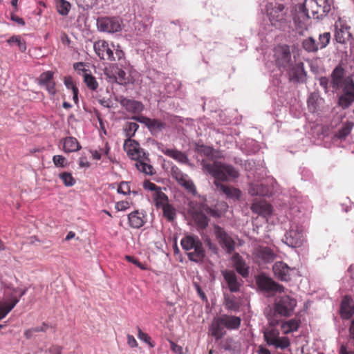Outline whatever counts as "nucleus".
I'll return each instance as SVG.
<instances>
[{"mask_svg": "<svg viewBox=\"0 0 354 354\" xmlns=\"http://www.w3.org/2000/svg\"><path fill=\"white\" fill-rule=\"evenodd\" d=\"M96 24L98 30L114 33L122 30V21L119 17H102L97 19Z\"/></svg>", "mask_w": 354, "mask_h": 354, "instance_id": "nucleus-8", "label": "nucleus"}, {"mask_svg": "<svg viewBox=\"0 0 354 354\" xmlns=\"http://www.w3.org/2000/svg\"><path fill=\"white\" fill-rule=\"evenodd\" d=\"M283 71H287L290 82L303 83L306 81V72L304 69V64L301 62L296 63L295 60L288 68H285Z\"/></svg>", "mask_w": 354, "mask_h": 354, "instance_id": "nucleus-12", "label": "nucleus"}, {"mask_svg": "<svg viewBox=\"0 0 354 354\" xmlns=\"http://www.w3.org/2000/svg\"><path fill=\"white\" fill-rule=\"evenodd\" d=\"M232 262L233 267L240 275L243 278L249 276V266L239 253L234 254L232 257Z\"/></svg>", "mask_w": 354, "mask_h": 354, "instance_id": "nucleus-25", "label": "nucleus"}, {"mask_svg": "<svg viewBox=\"0 0 354 354\" xmlns=\"http://www.w3.org/2000/svg\"><path fill=\"white\" fill-rule=\"evenodd\" d=\"M113 53H114V61H120L124 58V53L119 45L115 46L112 44Z\"/></svg>", "mask_w": 354, "mask_h": 354, "instance_id": "nucleus-52", "label": "nucleus"}, {"mask_svg": "<svg viewBox=\"0 0 354 354\" xmlns=\"http://www.w3.org/2000/svg\"><path fill=\"white\" fill-rule=\"evenodd\" d=\"M195 149L198 154L206 158L205 159H203L201 162L203 160H207L210 163L217 162L216 160H214V159L216 158L218 151L214 149L212 147L198 143L196 145Z\"/></svg>", "mask_w": 354, "mask_h": 354, "instance_id": "nucleus-28", "label": "nucleus"}, {"mask_svg": "<svg viewBox=\"0 0 354 354\" xmlns=\"http://www.w3.org/2000/svg\"><path fill=\"white\" fill-rule=\"evenodd\" d=\"M53 72L46 71L42 73L39 77V84L46 87L50 95H55L56 93L55 83L53 81Z\"/></svg>", "mask_w": 354, "mask_h": 354, "instance_id": "nucleus-23", "label": "nucleus"}, {"mask_svg": "<svg viewBox=\"0 0 354 354\" xmlns=\"http://www.w3.org/2000/svg\"><path fill=\"white\" fill-rule=\"evenodd\" d=\"M223 278L230 292H237L240 290L241 282L238 280L235 272L233 270H225L223 272Z\"/></svg>", "mask_w": 354, "mask_h": 354, "instance_id": "nucleus-21", "label": "nucleus"}, {"mask_svg": "<svg viewBox=\"0 0 354 354\" xmlns=\"http://www.w3.org/2000/svg\"><path fill=\"white\" fill-rule=\"evenodd\" d=\"M129 225L133 228H140L146 223V214L138 210L132 212L128 215Z\"/></svg>", "mask_w": 354, "mask_h": 354, "instance_id": "nucleus-29", "label": "nucleus"}, {"mask_svg": "<svg viewBox=\"0 0 354 354\" xmlns=\"http://www.w3.org/2000/svg\"><path fill=\"white\" fill-rule=\"evenodd\" d=\"M127 343L131 348H135L138 346L137 341L131 335H127Z\"/></svg>", "mask_w": 354, "mask_h": 354, "instance_id": "nucleus-62", "label": "nucleus"}, {"mask_svg": "<svg viewBox=\"0 0 354 354\" xmlns=\"http://www.w3.org/2000/svg\"><path fill=\"white\" fill-rule=\"evenodd\" d=\"M7 42L10 45L16 44L18 46L19 49L21 52H25L26 50V44L24 40L21 39L20 35H13L7 40Z\"/></svg>", "mask_w": 354, "mask_h": 354, "instance_id": "nucleus-44", "label": "nucleus"}, {"mask_svg": "<svg viewBox=\"0 0 354 354\" xmlns=\"http://www.w3.org/2000/svg\"><path fill=\"white\" fill-rule=\"evenodd\" d=\"M180 245L190 261L196 263L203 261L205 252L203 243L198 236H185L182 239Z\"/></svg>", "mask_w": 354, "mask_h": 354, "instance_id": "nucleus-3", "label": "nucleus"}, {"mask_svg": "<svg viewBox=\"0 0 354 354\" xmlns=\"http://www.w3.org/2000/svg\"><path fill=\"white\" fill-rule=\"evenodd\" d=\"M143 187L145 189L151 190L153 192H156L158 190H160L161 188L157 186L155 183H151L149 180H145L143 183Z\"/></svg>", "mask_w": 354, "mask_h": 354, "instance_id": "nucleus-57", "label": "nucleus"}, {"mask_svg": "<svg viewBox=\"0 0 354 354\" xmlns=\"http://www.w3.org/2000/svg\"><path fill=\"white\" fill-rule=\"evenodd\" d=\"M319 95L317 93H312L308 98L307 104L309 109L313 112L317 109V101L319 100Z\"/></svg>", "mask_w": 354, "mask_h": 354, "instance_id": "nucleus-46", "label": "nucleus"}, {"mask_svg": "<svg viewBox=\"0 0 354 354\" xmlns=\"http://www.w3.org/2000/svg\"><path fill=\"white\" fill-rule=\"evenodd\" d=\"M48 328V324L46 322H43L39 326L32 327L26 330L24 333V335L27 339H30L34 337L36 333H45Z\"/></svg>", "mask_w": 354, "mask_h": 354, "instance_id": "nucleus-37", "label": "nucleus"}, {"mask_svg": "<svg viewBox=\"0 0 354 354\" xmlns=\"http://www.w3.org/2000/svg\"><path fill=\"white\" fill-rule=\"evenodd\" d=\"M274 276L282 281H288L291 279V272L294 269L290 268L287 264L282 261H277L273 266Z\"/></svg>", "mask_w": 354, "mask_h": 354, "instance_id": "nucleus-18", "label": "nucleus"}, {"mask_svg": "<svg viewBox=\"0 0 354 354\" xmlns=\"http://www.w3.org/2000/svg\"><path fill=\"white\" fill-rule=\"evenodd\" d=\"M139 128V125L136 122H129L127 124L124 129L126 136L128 137L127 139H131L133 137Z\"/></svg>", "mask_w": 354, "mask_h": 354, "instance_id": "nucleus-49", "label": "nucleus"}, {"mask_svg": "<svg viewBox=\"0 0 354 354\" xmlns=\"http://www.w3.org/2000/svg\"><path fill=\"white\" fill-rule=\"evenodd\" d=\"M129 207V203L127 201H119L115 204V208L118 211H124Z\"/></svg>", "mask_w": 354, "mask_h": 354, "instance_id": "nucleus-60", "label": "nucleus"}, {"mask_svg": "<svg viewBox=\"0 0 354 354\" xmlns=\"http://www.w3.org/2000/svg\"><path fill=\"white\" fill-rule=\"evenodd\" d=\"M133 119L145 124L150 131H160L166 127V124L158 119H151L143 115L135 116Z\"/></svg>", "mask_w": 354, "mask_h": 354, "instance_id": "nucleus-19", "label": "nucleus"}, {"mask_svg": "<svg viewBox=\"0 0 354 354\" xmlns=\"http://www.w3.org/2000/svg\"><path fill=\"white\" fill-rule=\"evenodd\" d=\"M10 19L12 21H15L16 23H17L18 24H19L21 26L25 25L24 20L22 18H21L17 15H15L14 14L11 15Z\"/></svg>", "mask_w": 354, "mask_h": 354, "instance_id": "nucleus-63", "label": "nucleus"}, {"mask_svg": "<svg viewBox=\"0 0 354 354\" xmlns=\"http://www.w3.org/2000/svg\"><path fill=\"white\" fill-rule=\"evenodd\" d=\"M354 315V305L353 299L349 296H345L342 299L340 305V315L344 319H349Z\"/></svg>", "mask_w": 354, "mask_h": 354, "instance_id": "nucleus-27", "label": "nucleus"}, {"mask_svg": "<svg viewBox=\"0 0 354 354\" xmlns=\"http://www.w3.org/2000/svg\"><path fill=\"white\" fill-rule=\"evenodd\" d=\"M219 317L227 330H237L241 326V319L239 317L223 314Z\"/></svg>", "mask_w": 354, "mask_h": 354, "instance_id": "nucleus-30", "label": "nucleus"}, {"mask_svg": "<svg viewBox=\"0 0 354 354\" xmlns=\"http://www.w3.org/2000/svg\"><path fill=\"white\" fill-rule=\"evenodd\" d=\"M115 81L121 84L124 85L128 82V79L127 77V74L121 68H118L115 72Z\"/></svg>", "mask_w": 354, "mask_h": 354, "instance_id": "nucleus-51", "label": "nucleus"}, {"mask_svg": "<svg viewBox=\"0 0 354 354\" xmlns=\"http://www.w3.org/2000/svg\"><path fill=\"white\" fill-rule=\"evenodd\" d=\"M120 104L127 111L131 113L139 114L144 110L143 104L135 100L122 97L120 100Z\"/></svg>", "mask_w": 354, "mask_h": 354, "instance_id": "nucleus-22", "label": "nucleus"}, {"mask_svg": "<svg viewBox=\"0 0 354 354\" xmlns=\"http://www.w3.org/2000/svg\"><path fill=\"white\" fill-rule=\"evenodd\" d=\"M258 256L265 262L272 261L275 258L273 251L268 247L260 248L258 252Z\"/></svg>", "mask_w": 354, "mask_h": 354, "instance_id": "nucleus-40", "label": "nucleus"}, {"mask_svg": "<svg viewBox=\"0 0 354 354\" xmlns=\"http://www.w3.org/2000/svg\"><path fill=\"white\" fill-rule=\"evenodd\" d=\"M86 64L84 62H77L73 64V68L78 75L84 77L85 73H88L90 70L85 68Z\"/></svg>", "mask_w": 354, "mask_h": 354, "instance_id": "nucleus-54", "label": "nucleus"}, {"mask_svg": "<svg viewBox=\"0 0 354 354\" xmlns=\"http://www.w3.org/2000/svg\"><path fill=\"white\" fill-rule=\"evenodd\" d=\"M300 321L297 319H291L282 322L281 328L284 334H288L297 331L299 327Z\"/></svg>", "mask_w": 354, "mask_h": 354, "instance_id": "nucleus-36", "label": "nucleus"}, {"mask_svg": "<svg viewBox=\"0 0 354 354\" xmlns=\"http://www.w3.org/2000/svg\"><path fill=\"white\" fill-rule=\"evenodd\" d=\"M125 259L129 262H131V263L135 264L136 266H137L138 267H139L140 269H142V270L146 269V267L142 263H140L138 259H135L133 257L127 255L125 257Z\"/></svg>", "mask_w": 354, "mask_h": 354, "instance_id": "nucleus-59", "label": "nucleus"}, {"mask_svg": "<svg viewBox=\"0 0 354 354\" xmlns=\"http://www.w3.org/2000/svg\"><path fill=\"white\" fill-rule=\"evenodd\" d=\"M171 174L177 183L185 189L190 193L196 192V187L193 181L189 178L187 174H184L180 168L174 165L171 168Z\"/></svg>", "mask_w": 354, "mask_h": 354, "instance_id": "nucleus-13", "label": "nucleus"}, {"mask_svg": "<svg viewBox=\"0 0 354 354\" xmlns=\"http://www.w3.org/2000/svg\"><path fill=\"white\" fill-rule=\"evenodd\" d=\"M353 127V122H347L344 123L342 127L336 133L335 136L339 139H345L348 136Z\"/></svg>", "mask_w": 354, "mask_h": 354, "instance_id": "nucleus-43", "label": "nucleus"}, {"mask_svg": "<svg viewBox=\"0 0 354 354\" xmlns=\"http://www.w3.org/2000/svg\"><path fill=\"white\" fill-rule=\"evenodd\" d=\"M18 302L19 299L16 297L12 298L10 301H0V320L6 316Z\"/></svg>", "mask_w": 354, "mask_h": 354, "instance_id": "nucleus-34", "label": "nucleus"}, {"mask_svg": "<svg viewBox=\"0 0 354 354\" xmlns=\"http://www.w3.org/2000/svg\"><path fill=\"white\" fill-rule=\"evenodd\" d=\"M209 333L216 341L221 339L226 334L225 327L219 316L213 319L209 328Z\"/></svg>", "mask_w": 354, "mask_h": 354, "instance_id": "nucleus-20", "label": "nucleus"}, {"mask_svg": "<svg viewBox=\"0 0 354 354\" xmlns=\"http://www.w3.org/2000/svg\"><path fill=\"white\" fill-rule=\"evenodd\" d=\"M335 39L339 44H346L351 37L350 26L345 21L339 19L335 23Z\"/></svg>", "mask_w": 354, "mask_h": 354, "instance_id": "nucleus-17", "label": "nucleus"}, {"mask_svg": "<svg viewBox=\"0 0 354 354\" xmlns=\"http://www.w3.org/2000/svg\"><path fill=\"white\" fill-rule=\"evenodd\" d=\"M152 198L155 203L156 208L160 209L165 205L169 203V198L167 196L162 192L161 189L152 194Z\"/></svg>", "mask_w": 354, "mask_h": 354, "instance_id": "nucleus-35", "label": "nucleus"}, {"mask_svg": "<svg viewBox=\"0 0 354 354\" xmlns=\"http://www.w3.org/2000/svg\"><path fill=\"white\" fill-rule=\"evenodd\" d=\"M344 70L342 67L338 66L335 68L331 73V86L332 87L337 90L344 84Z\"/></svg>", "mask_w": 354, "mask_h": 354, "instance_id": "nucleus-31", "label": "nucleus"}, {"mask_svg": "<svg viewBox=\"0 0 354 354\" xmlns=\"http://www.w3.org/2000/svg\"><path fill=\"white\" fill-rule=\"evenodd\" d=\"M274 58L276 66L284 70L288 68L295 60L292 58L290 46L288 45H278L274 48Z\"/></svg>", "mask_w": 354, "mask_h": 354, "instance_id": "nucleus-7", "label": "nucleus"}, {"mask_svg": "<svg viewBox=\"0 0 354 354\" xmlns=\"http://www.w3.org/2000/svg\"><path fill=\"white\" fill-rule=\"evenodd\" d=\"M257 284L259 288L266 292H281L283 291V286L273 281L271 278L265 274H260L257 278Z\"/></svg>", "mask_w": 354, "mask_h": 354, "instance_id": "nucleus-16", "label": "nucleus"}, {"mask_svg": "<svg viewBox=\"0 0 354 354\" xmlns=\"http://www.w3.org/2000/svg\"><path fill=\"white\" fill-rule=\"evenodd\" d=\"M264 340L268 346H273L275 348L285 349L290 344V339L287 337H279L278 328L272 326H266L263 330Z\"/></svg>", "mask_w": 354, "mask_h": 354, "instance_id": "nucleus-5", "label": "nucleus"}, {"mask_svg": "<svg viewBox=\"0 0 354 354\" xmlns=\"http://www.w3.org/2000/svg\"><path fill=\"white\" fill-rule=\"evenodd\" d=\"M214 232L216 241L227 253L232 254L235 250L236 243L226 232L224 228L218 225H214Z\"/></svg>", "mask_w": 354, "mask_h": 354, "instance_id": "nucleus-10", "label": "nucleus"}, {"mask_svg": "<svg viewBox=\"0 0 354 354\" xmlns=\"http://www.w3.org/2000/svg\"><path fill=\"white\" fill-rule=\"evenodd\" d=\"M93 48L101 59L113 62L114 53H113L112 44L110 46L105 40H98L94 43Z\"/></svg>", "mask_w": 354, "mask_h": 354, "instance_id": "nucleus-15", "label": "nucleus"}, {"mask_svg": "<svg viewBox=\"0 0 354 354\" xmlns=\"http://www.w3.org/2000/svg\"><path fill=\"white\" fill-rule=\"evenodd\" d=\"M283 241L290 247L298 248L304 242L303 230L297 225H292L289 230L285 234Z\"/></svg>", "mask_w": 354, "mask_h": 354, "instance_id": "nucleus-11", "label": "nucleus"}, {"mask_svg": "<svg viewBox=\"0 0 354 354\" xmlns=\"http://www.w3.org/2000/svg\"><path fill=\"white\" fill-rule=\"evenodd\" d=\"M193 218L197 225L201 229H205L208 225L209 219L203 212H195L193 214Z\"/></svg>", "mask_w": 354, "mask_h": 354, "instance_id": "nucleus-42", "label": "nucleus"}, {"mask_svg": "<svg viewBox=\"0 0 354 354\" xmlns=\"http://www.w3.org/2000/svg\"><path fill=\"white\" fill-rule=\"evenodd\" d=\"M202 167L204 172L214 177V184L217 191L225 194L227 198L239 199L241 196L239 189L221 183V182L228 181L239 176V173L234 167L221 162L210 163L207 160L202 162Z\"/></svg>", "mask_w": 354, "mask_h": 354, "instance_id": "nucleus-1", "label": "nucleus"}, {"mask_svg": "<svg viewBox=\"0 0 354 354\" xmlns=\"http://www.w3.org/2000/svg\"><path fill=\"white\" fill-rule=\"evenodd\" d=\"M343 93L338 98V104L342 109L348 108L354 102V82L351 77H346L344 79Z\"/></svg>", "mask_w": 354, "mask_h": 354, "instance_id": "nucleus-9", "label": "nucleus"}, {"mask_svg": "<svg viewBox=\"0 0 354 354\" xmlns=\"http://www.w3.org/2000/svg\"><path fill=\"white\" fill-rule=\"evenodd\" d=\"M158 149L162 153L174 159L180 163L187 164L189 162L187 156L179 150L176 149H168L165 147L163 145H162V147H159Z\"/></svg>", "mask_w": 354, "mask_h": 354, "instance_id": "nucleus-26", "label": "nucleus"}, {"mask_svg": "<svg viewBox=\"0 0 354 354\" xmlns=\"http://www.w3.org/2000/svg\"><path fill=\"white\" fill-rule=\"evenodd\" d=\"M223 304L227 310L232 312H238L241 306V302L232 295H225Z\"/></svg>", "mask_w": 354, "mask_h": 354, "instance_id": "nucleus-32", "label": "nucleus"}, {"mask_svg": "<svg viewBox=\"0 0 354 354\" xmlns=\"http://www.w3.org/2000/svg\"><path fill=\"white\" fill-rule=\"evenodd\" d=\"M330 40V32H324L323 34H320L319 37V41L317 42L319 44V49H322L326 48L329 44Z\"/></svg>", "mask_w": 354, "mask_h": 354, "instance_id": "nucleus-48", "label": "nucleus"}, {"mask_svg": "<svg viewBox=\"0 0 354 354\" xmlns=\"http://www.w3.org/2000/svg\"><path fill=\"white\" fill-rule=\"evenodd\" d=\"M297 300L288 295L278 297L274 303V315L288 317L293 315Z\"/></svg>", "mask_w": 354, "mask_h": 354, "instance_id": "nucleus-6", "label": "nucleus"}, {"mask_svg": "<svg viewBox=\"0 0 354 354\" xmlns=\"http://www.w3.org/2000/svg\"><path fill=\"white\" fill-rule=\"evenodd\" d=\"M59 178L62 180L65 186L71 187L75 183V180L72 176V174L69 172H63L59 175Z\"/></svg>", "mask_w": 354, "mask_h": 354, "instance_id": "nucleus-47", "label": "nucleus"}, {"mask_svg": "<svg viewBox=\"0 0 354 354\" xmlns=\"http://www.w3.org/2000/svg\"><path fill=\"white\" fill-rule=\"evenodd\" d=\"M330 10L328 0H305L304 11L308 18L322 19Z\"/></svg>", "mask_w": 354, "mask_h": 354, "instance_id": "nucleus-4", "label": "nucleus"}, {"mask_svg": "<svg viewBox=\"0 0 354 354\" xmlns=\"http://www.w3.org/2000/svg\"><path fill=\"white\" fill-rule=\"evenodd\" d=\"M269 19L272 24L281 28L287 22V12L283 4L276 5L269 12Z\"/></svg>", "mask_w": 354, "mask_h": 354, "instance_id": "nucleus-14", "label": "nucleus"}, {"mask_svg": "<svg viewBox=\"0 0 354 354\" xmlns=\"http://www.w3.org/2000/svg\"><path fill=\"white\" fill-rule=\"evenodd\" d=\"M319 84L324 89L325 92L328 91L329 80L326 77L319 78Z\"/></svg>", "mask_w": 354, "mask_h": 354, "instance_id": "nucleus-61", "label": "nucleus"}, {"mask_svg": "<svg viewBox=\"0 0 354 354\" xmlns=\"http://www.w3.org/2000/svg\"><path fill=\"white\" fill-rule=\"evenodd\" d=\"M64 83L66 87L68 89H71L72 91H74L75 88H78L76 86V85L75 84L72 77H71V76L65 77L64 80Z\"/></svg>", "mask_w": 354, "mask_h": 354, "instance_id": "nucleus-58", "label": "nucleus"}, {"mask_svg": "<svg viewBox=\"0 0 354 354\" xmlns=\"http://www.w3.org/2000/svg\"><path fill=\"white\" fill-rule=\"evenodd\" d=\"M161 209H162L164 217L166 218L168 221H172L174 220L176 216V212L175 208L171 205L167 203Z\"/></svg>", "mask_w": 354, "mask_h": 354, "instance_id": "nucleus-45", "label": "nucleus"}, {"mask_svg": "<svg viewBox=\"0 0 354 354\" xmlns=\"http://www.w3.org/2000/svg\"><path fill=\"white\" fill-rule=\"evenodd\" d=\"M81 145L74 137H66L63 140V150L66 153L74 152L80 150Z\"/></svg>", "mask_w": 354, "mask_h": 354, "instance_id": "nucleus-33", "label": "nucleus"}, {"mask_svg": "<svg viewBox=\"0 0 354 354\" xmlns=\"http://www.w3.org/2000/svg\"><path fill=\"white\" fill-rule=\"evenodd\" d=\"M62 348L59 346H52L49 348L50 354H61Z\"/></svg>", "mask_w": 354, "mask_h": 354, "instance_id": "nucleus-64", "label": "nucleus"}, {"mask_svg": "<svg viewBox=\"0 0 354 354\" xmlns=\"http://www.w3.org/2000/svg\"><path fill=\"white\" fill-rule=\"evenodd\" d=\"M138 337L145 342V343L149 344L151 347H153V345L151 342V337L150 336L146 333H144L139 327H138Z\"/></svg>", "mask_w": 354, "mask_h": 354, "instance_id": "nucleus-55", "label": "nucleus"}, {"mask_svg": "<svg viewBox=\"0 0 354 354\" xmlns=\"http://www.w3.org/2000/svg\"><path fill=\"white\" fill-rule=\"evenodd\" d=\"M131 192L130 190V185L128 182H122L119 185L118 187V192L120 194H122L124 195L129 194Z\"/></svg>", "mask_w": 354, "mask_h": 354, "instance_id": "nucleus-56", "label": "nucleus"}, {"mask_svg": "<svg viewBox=\"0 0 354 354\" xmlns=\"http://www.w3.org/2000/svg\"><path fill=\"white\" fill-rule=\"evenodd\" d=\"M53 162L57 167L64 168L66 166V160L62 155H55L53 157Z\"/></svg>", "mask_w": 354, "mask_h": 354, "instance_id": "nucleus-53", "label": "nucleus"}, {"mask_svg": "<svg viewBox=\"0 0 354 354\" xmlns=\"http://www.w3.org/2000/svg\"><path fill=\"white\" fill-rule=\"evenodd\" d=\"M249 193L252 195H264L266 194L265 187L261 184H252Z\"/></svg>", "mask_w": 354, "mask_h": 354, "instance_id": "nucleus-50", "label": "nucleus"}, {"mask_svg": "<svg viewBox=\"0 0 354 354\" xmlns=\"http://www.w3.org/2000/svg\"><path fill=\"white\" fill-rule=\"evenodd\" d=\"M55 4L57 11L59 15L62 16L68 15L71 8V5L68 1L55 0Z\"/></svg>", "mask_w": 354, "mask_h": 354, "instance_id": "nucleus-39", "label": "nucleus"}, {"mask_svg": "<svg viewBox=\"0 0 354 354\" xmlns=\"http://www.w3.org/2000/svg\"><path fill=\"white\" fill-rule=\"evenodd\" d=\"M251 210L258 215L267 217L271 215L272 207L264 200L255 201L251 205Z\"/></svg>", "mask_w": 354, "mask_h": 354, "instance_id": "nucleus-24", "label": "nucleus"}, {"mask_svg": "<svg viewBox=\"0 0 354 354\" xmlns=\"http://www.w3.org/2000/svg\"><path fill=\"white\" fill-rule=\"evenodd\" d=\"M302 46L308 53H315L319 50V44H317L315 39L312 37L304 39Z\"/></svg>", "mask_w": 354, "mask_h": 354, "instance_id": "nucleus-38", "label": "nucleus"}, {"mask_svg": "<svg viewBox=\"0 0 354 354\" xmlns=\"http://www.w3.org/2000/svg\"><path fill=\"white\" fill-rule=\"evenodd\" d=\"M84 84L86 85L88 88L92 91H95L99 84L96 80V78L91 74V71L88 73H85L84 76L82 77Z\"/></svg>", "mask_w": 354, "mask_h": 354, "instance_id": "nucleus-41", "label": "nucleus"}, {"mask_svg": "<svg viewBox=\"0 0 354 354\" xmlns=\"http://www.w3.org/2000/svg\"><path fill=\"white\" fill-rule=\"evenodd\" d=\"M124 150L127 152V156L132 160L136 161V167L140 172L152 176L156 174L154 168L149 164L150 159L149 154L140 147V144L132 139H127L124 143Z\"/></svg>", "mask_w": 354, "mask_h": 354, "instance_id": "nucleus-2", "label": "nucleus"}]
</instances>
